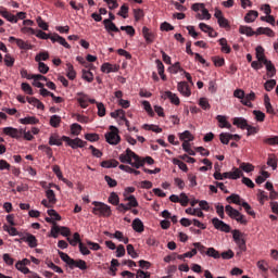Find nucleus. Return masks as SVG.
Returning <instances> with one entry per match:
<instances>
[{
  "mask_svg": "<svg viewBox=\"0 0 278 278\" xmlns=\"http://www.w3.org/2000/svg\"><path fill=\"white\" fill-rule=\"evenodd\" d=\"M138 160H139V163L141 164L140 168H142V166H144V164H149L150 166L152 164H155V160H153V157H151V156H147L144 159L138 156Z\"/></svg>",
  "mask_w": 278,
  "mask_h": 278,
  "instance_id": "40",
  "label": "nucleus"
},
{
  "mask_svg": "<svg viewBox=\"0 0 278 278\" xmlns=\"http://www.w3.org/2000/svg\"><path fill=\"white\" fill-rule=\"evenodd\" d=\"M275 86H277V80L270 79L265 83L264 88L267 92H270Z\"/></svg>",
  "mask_w": 278,
  "mask_h": 278,
  "instance_id": "57",
  "label": "nucleus"
},
{
  "mask_svg": "<svg viewBox=\"0 0 278 278\" xmlns=\"http://www.w3.org/2000/svg\"><path fill=\"white\" fill-rule=\"evenodd\" d=\"M225 212L229 216V218H232L233 220H236V218H238V216H240L239 211L233 208L231 205H226Z\"/></svg>",
  "mask_w": 278,
  "mask_h": 278,
  "instance_id": "22",
  "label": "nucleus"
},
{
  "mask_svg": "<svg viewBox=\"0 0 278 278\" xmlns=\"http://www.w3.org/2000/svg\"><path fill=\"white\" fill-rule=\"evenodd\" d=\"M180 140H184V142H192V140H194V136H192V134L189 130H186L182 134H180Z\"/></svg>",
  "mask_w": 278,
  "mask_h": 278,
  "instance_id": "41",
  "label": "nucleus"
},
{
  "mask_svg": "<svg viewBox=\"0 0 278 278\" xmlns=\"http://www.w3.org/2000/svg\"><path fill=\"white\" fill-rule=\"evenodd\" d=\"M3 134L5 136H10L11 138H15L16 140H18V138H23V129H17L14 127H4L3 128Z\"/></svg>",
  "mask_w": 278,
  "mask_h": 278,
  "instance_id": "6",
  "label": "nucleus"
},
{
  "mask_svg": "<svg viewBox=\"0 0 278 278\" xmlns=\"http://www.w3.org/2000/svg\"><path fill=\"white\" fill-rule=\"evenodd\" d=\"M16 45H17V47H18L20 49H24V50H26V51L29 50V49H31V45L25 42L23 39H17Z\"/></svg>",
  "mask_w": 278,
  "mask_h": 278,
  "instance_id": "61",
  "label": "nucleus"
},
{
  "mask_svg": "<svg viewBox=\"0 0 278 278\" xmlns=\"http://www.w3.org/2000/svg\"><path fill=\"white\" fill-rule=\"evenodd\" d=\"M206 255L208 257H213L214 260H220V252H218L214 248H208L207 251H206Z\"/></svg>",
  "mask_w": 278,
  "mask_h": 278,
  "instance_id": "37",
  "label": "nucleus"
},
{
  "mask_svg": "<svg viewBox=\"0 0 278 278\" xmlns=\"http://www.w3.org/2000/svg\"><path fill=\"white\" fill-rule=\"evenodd\" d=\"M109 203H111L112 205H118L119 203V198L118 194H116V192H112L109 197Z\"/></svg>",
  "mask_w": 278,
  "mask_h": 278,
  "instance_id": "58",
  "label": "nucleus"
},
{
  "mask_svg": "<svg viewBox=\"0 0 278 278\" xmlns=\"http://www.w3.org/2000/svg\"><path fill=\"white\" fill-rule=\"evenodd\" d=\"M240 168L244 170V173H253V170H255V166L251 163H241Z\"/></svg>",
  "mask_w": 278,
  "mask_h": 278,
  "instance_id": "45",
  "label": "nucleus"
},
{
  "mask_svg": "<svg viewBox=\"0 0 278 278\" xmlns=\"http://www.w3.org/2000/svg\"><path fill=\"white\" fill-rule=\"evenodd\" d=\"M199 105L202 108V110H210V102L206 98H201L199 101Z\"/></svg>",
  "mask_w": 278,
  "mask_h": 278,
  "instance_id": "64",
  "label": "nucleus"
},
{
  "mask_svg": "<svg viewBox=\"0 0 278 278\" xmlns=\"http://www.w3.org/2000/svg\"><path fill=\"white\" fill-rule=\"evenodd\" d=\"M46 197H47L48 201H50V203H52V205H55V203H58V199L55 198V191H53V189H48L46 191Z\"/></svg>",
  "mask_w": 278,
  "mask_h": 278,
  "instance_id": "34",
  "label": "nucleus"
},
{
  "mask_svg": "<svg viewBox=\"0 0 278 278\" xmlns=\"http://www.w3.org/2000/svg\"><path fill=\"white\" fill-rule=\"evenodd\" d=\"M220 47H222V52L223 53H231V47H229V45H227V39L226 38H220L218 40Z\"/></svg>",
  "mask_w": 278,
  "mask_h": 278,
  "instance_id": "33",
  "label": "nucleus"
},
{
  "mask_svg": "<svg viewBox=\"0 0 278 278\" xmlns=\"http://www.w3.org/2000/svg\"><path fill=\"white\" fill-rule=\"evenodd\" d=\"M118 71H121V65L118 64H111V63H103L101 65V72L102 73H118Z\"/></svg>",
  "mask_w": 278,
  "mask_h": 278,
  "instance_id": "7",
  "label": "nucleus"
},
{
  "mask_svg": "<svg viewBox=\"0 0 278 278\" xmlns=\"http://www.w3.org/2000/svg\"><path fill=\"white\" fill-rule=\"evenodd\" d=\"M216 121H218L219 123V127L226 128V129H231V124H229V122H227V117L223 116V115H217L216 116Z\"/></svg>",
  "mask_w": 278,
  "mask_h": 278,
  "instance_id": "27",
  "label": "nucleus"
},
{
  "mask_svg": "<svg viewBox=\"0 0 278 278\" xmlns=\"http://www.w3.org/2000/svg\"><path fill=\"white\" fill-rule=\"evenodd\" d=\"M15 268L17 270H20V273H23V275H29V273H31L29 270V268L25 267V265H23V263L21 261H18L16 264H15Z\"/></svg>",
  "mask_w": 278,
  "mask_h": 278,
  "instance_id": "44",
  "label": "nucleus"
},
{
  "mask_svg": "<svg viewBox=\"0 0 278 278\" xmlns=\"http://www.w3.org/2000/svg\"><path fill=\"white\" fill-rule=\"evenodd\" d=\"M26 100L30 105H34V108H37V110H45V104L40 102V100L31 97H27Z\"/></svg>",
  "mask_w": 278,
  "mask_h": 278,
  "instance_id": "25",
  "label": "nucleus"
},
{
  "mask_svg": "<svg viewBox=\"0 0 278 278\" xmlns=\"http://www.w3.org/2000/svg\"><path fill=\"white\" fill-rule=\"evenodd\" d=\"M48 215L51 216L53 223H55V220H62V216L53 208L48 210Z\"/></svg>",
  "mask_w": 278,
  "mask_h": 278,
  "instance_id": "48",
  "label": "nucleus"
},
{
  "mask_svg": "<svg viewBox=\"0 0 278 278\" xmlns=\"http://www.w3.org/2000/svg\"><path fill=\"white\" fill-rule=\"evenodd\" d=\"M51 42H58L59 45H61L62 47H64L65 49H71V45H68V42L66 41V39L62 36H60L58 33H54L51 37H50Z\"/></svg>",
  "mask_w": 278,
  "mask_h": 278,
  "instance_id": "10",
  "label": "nucleus"
},
{
  "mask_svg": "<svg viewBox=\"0 0 278 278\" xmlns=\"http://www.w3.org/2000/svg\"><path fill=\"white\" fill-rule=\"evenodd\" d=\"M35 36L37 38H40L41 40H51V36H53V35H49L42 30H36Z\"/></svg>",
  "mask_w": 278,
  "mask_h": 278,
  "instance_id": "53",
  "label": "nucleus"
},
{
  "mask_svg": "<svg viewBox=\"0 0 278 278\" xmlns=\"http://www.w3.org/2000/svg\"><path fill=\"white\" fill-rule=\"evenodd\" d=\"M47 60H49V52H39L35 56V61L37 62H47Z\"/></svg>",
  "mask_w": 278,
  "mask_h": 278,
  "instance_id": "47",
  "label": "nucleus"
},
{
  "mask_svg": "<svg viewBox=\"0 0 278 278\" xmlns=\"http://www.w3.org/2000/svg\"><path fill=\"white\" fill-rule=\"evenodd\" d=\"M38 71L42 75H47L49 73V66L45 62L39 61L38 62Z\"/></svg>",
  "mask_w": 278,
  "mask_h": 278,
  "instance_id": "49",
  "label": "nucleus"
},
{
  "mask_svg": "<svg viewBox=\"0 0 278 278\" xmlns=\"http://www.w3.org/2000/svg\"><path fill=\"white\" fill-rule=\"evenodd\" d=\"M253 114L255 115V121H257L258 123H264V121L266 119V114H264V112L262 111L254 110Z\"/></svg>",
  "mask_w": 278,
  "mask_h": 278,
  "instance_id": "46",
  "label": "nucleus"
},
{
  "mask_svg": "<svg viewBox=\"0 0 278 278\" xmlns=\"http://www.w3.org/2000/svg\"><path fill=\"white\" fill-rule=\"evenodd\" d=\"M232 125L239 127V129H247L249 127V122L244 117H235L232 119Z\"/></svg>",
  "mask_w": 278,
  "mask_h": 278,
  "instance_id": "13",
  "label": "nucleus"
},
{
  "mask_svg": "<svg viewBox=\"0 0 278 278\" xmlns=\"http://www.w3.org/2000/svg\"><path fill=\"white\" fill-rule=\"evenodd\" d=\"M59 256L61 257L62 262H65V264H67V266L71 267V264H74V261L71 256H68V254L59 251Z\"/></svg>",
  "mask_w": 278,
  "mask_h": 278,
  "instance_id": "36",
  "label": "nucleus"
},
{
  "mask_svg": "<svg viewBox=\"0 0 278 278\" xmlns=\"http://www.w3.org/2000/svg\"><path fill=\"white\" fill-rule=\"evenodd\" d=\"M162 99L164 100L168 99L170 103H173L174 105H179L181 103V101L179 100V97L173 93V91H165L162 94Z\"/></svg>",
  "mask_w": 278,
  "mask_h": 278,
  "instance_id": "11",
  "label": "nucleus"
},
{
  "mask_svg": "<svg viewBox=\"0 0 278 278\" xmlns=\"http://www.w3.org/2000/svg\"><path fill=\"white\" fill-rule=\"evenodd\" d=\"M97 108H98V116L103 117L105 116V104L102 102H97Z\"/></svg>",
  "mask_w": 278,
  "mask_h": 278,
  "instance_id": "62",
  "label": "nucleus"
},
{
  "mask_svg": "<svg viewBox=\"0 0 278 278\" xmlns=\"http://www.w3.org/2000/svg\"><path fill=\"white\" fill-rule=\"evenodd\" d=\"M242 177V170L238 167H233L232 172H230V179H240Z\"/></svg>",
  "mask_w": 278,
  "mask_h": 278,
  "instance_id": "50",
  "label": "nucleus"
},
{
  "mask_svg": "<svg viewBox=\"0 0 278 278\" xmlns=\"http://www.w3.org/2000/svg\"><path fill=\"white\" fill-rule=\"evenodd\" d=\"M0 14L3 18H7L9 23H18V18L14 14L8 12V10L0 11Z\"/></svg>",
  "mask_w": 278,
  "mask_h": 278,
  "instance_id": "24",
  "label": "nucleus"
},
{
  "mask_svg": "<svg viewBox=\"0 0 278 278\" xmlns=\"http://www.w3.org/2000/svg\"><path fill=\"white\" fill-rule=\"evenodd\" d=\"M67 242H70L71 247H77V244H80L81 237L79 236V232H75L73 235V239H71V237H67Z\"/></svg>",
  "mask_w": 278,
  "mask_h": 278,
  "instance_id": "28",
  "label": "nucleus"
},
{
  "mask_svg": "<svg viewBox=\"0 0 278 278\" xmlns=\"http://www.w3.org/2000/svg\"><path fill=\"white\" fill-rule=\"evenodd\" d=\"M85 139H87L89 142H98L99 135L98 134H86Z\"/></svg>",
  "mask_w": 278,
  "mask_h": 278,
  "instance_id": "63",
  "label": "nucleus"
},
{
  "mask_svg": "<svg viewBox=\"0 0 278 278\" xmlns=\"http://www.w3.org/2000/svg\"><path fill=\"white\" fill-rule=\"evenodd\" d=\"M268 36L269 38H275V31L268 27H258L256 29V36Z\"/></svg>",
  "mask_w": 278,
  "mask_h": 278,
  "instance_id": "16",
  "label": "nucleus"
},
{
  "mask_svg": "<svg viewBox=\"0 0 278 278\" xmlns=\"http://www.w3.org/2000/svg\"><path fill=\"white\" fill-rule=\"evenodd\" d=\"M92 205H94V207L92 208V214H94V216H103L104 218H109V216H112V208L110 207V205L97 201H94Z\"/></svg>",
  "mask_w": 278,
  "mask_h": 278,
  "instance_id": "2",
  "label": "nucleus"
},
{
  "mask_svg": "<svg viewBox=\"0 0 278 278\" xmlns=\"http://www.w3.org/2000/svg\"><path fill=\"white\" fill-rule=\"evenodd\" d=\"M212 62L214 63V66H225V58L212 56Z\"/></svg>",
  "mask_w": 278,
  "mask_h": 278,
  "instance_id": "54",
  "label": "nucleus"
},
{
  "mask_svg": "<svg viewBox=\"0 0 278 278\" xmlns=\"http://www.w3.org/2000/svg\"><path fill=\"white\" fill-rule=\"evenodd\" d=\"M74 264L70 265V268L73 270L74 268H79V270H88V265L86 263V261L84 260H74L73 258Z\"/></svg>",
  "mask_w": 278,
  "mask_h": 278,
  "instance_id": "14",
  "label": "nucleus"
},
{
  "mask_svg": "<svg viewBox=\"0 0 278 278\" xmlns=\"http://www.w3.org/2000/svg\"><path fill=\"white\" fill-rule=\"evenodd\" d=\"M185 212L186 214H190V216H198V218H203L205 216V214H203L200 208L189 207L186 208Z\"/></svg>",
  "mask_w": 278,
  "mask_h": 278,
  "instance_id": "30",
  "label": "nucleus"
},
{
  "mask_svg": "<svg viewBox=\"0 0 278 278\" xmlns=\"http://www.w3.org/2000/svg\"><path fill=\"white\" fill-rule=\"evenodd\" d=\"M62 140L72 149H84V147L88 144L87 141L81 140L80 138L71 139V137L63 136Z\"/></svg>",
  "mask_w": 278,
  "mask_h": 278,
  "instance_id": "4",
  "label": "nucleus"
},
{
  "mask_svg": "<svg viewBox=\"0 0 278 278\" xmlns=\"http://www.w3.org/2000/svg\"><path fill=\"white\" fill-rule=\"evenodd\" d=\"M126 251H127L128 255H130V257H132V260H136V257H138V252L136 251V249H134V245L128 244L126 248Z\"/></svg>",
  "mask_w": 278,
  "mask_h": 278,
  "instance_id": "59",
  "label": "nucleus"
},
{
  "mask_svg": "<svg viewBox=\"0 0 278 278\" xmlns=\"http://www.w3.org/2000/svg\"><path fill=\"white\" fill-rule=\"evenodd\" d=\"M265 108L268 114H275V110L273 109V104H270V98L265 96Z\"/></svg>",
  "mask_w": 278,
  "mask_h": 278,
  "instance_id": "52",
  "label": "nucleus"
},
{
  "mask_svg": "<svg viewBox=\"0 0 278 278\" xmlns=\"http://www.w3.org/2000/svg\"><path fill=\"white\" fill-rule=\"evenodd\" d=\"M219 140H220L222 144H229V140H231L230 134L222 132L219 135Z\"/></svg>",
  "mask_w": 278,
  "mask_h": 278,
  "instance_id": "56",
  "label": "nucleus"
},
{
  "mask_svg": "<svg viewBox=\"0 0 278 278\" xmlns=\"http://www.w3.org/2000/svg\"><path fill=\"white\" fill-rule=\"evenodd\" d=\"M257 16H260V13L255 10L249 11L244 16L245 23H255Z\"/></svg>",
  "mask_w": 278,
  "mask_h": 278,
  "instance_id": "19",
  "label": "nucleus"
},
{
  "mask_svg": "<svg viewBox=\"0 0 278 278\" xmlns=\"http://www.w3.org/2000/svg\"><path fill=\"white\" fill-rule=\"evenodd\" d=\"M67 77L68 79L73 80L77 77V73L75 72V68L73 67V64L67 63Z\"/></svg>",
  "mask_w": 278,
  "mask_h": 278,
  "instance_id": "39",
  "label": "nucleus"
},
{
  "mask_svg": "<svg viewBox=\"0 0 278 278\" xmlns=\"http://www.w3.org/2000/svg\"><path fill=\"white\" fill-rule=\"evenodd\" d=\"M22 90L26 94H30V96L34 94V89L28 83H22Z\"/></svg>",
  "mask_w": 278,
  "mask_h": 278,
  "instance_id": "60",
  "label": "nucleus"
},
{
  "mask_svg": "<svg viewBox=\"0 0 278 278\" xmlns=\"http://www.w3.org/2000/svg\"><path fill=\"white\" fill-rule=\"evenodd\" d=\"M77 101L80 105V108H83V110H86V108H88V94L84 93V92H78L77 93Z\"/></svg>",
  "mask_w": 278,
  "mask_h": 278,
  "instance_id": "15",
  "label": "nucleus"
},
{
  "mask_svg": "<svg viewBox=\"0 0 278 278\" xmlns=\"http://www.w3.org/2000/svg\"><path fill=\"white\" fill-rule=\"evenodd\" d=\"M103 25H104V28L108 31V34H110V36H114V34H112V31H114L115 34H118V31H121V29H118L116 27V24H114V22H112V20H104Z\"/></svg>",
  "mask_w": 278,
  "mask_h": 278,
  "instance_id": "9",
  "label": "nucleus"
},
{
  "mask_svg": "<svg viewBox=\"0 0 278 278\" xmlns=\"http://www.w3.org/2000/svg\"><path fill=\"white\" fill-rule=\"evenodd\" d=\"M113 238L119 242H124V244H129V238L125 237L121 230L115 231V233H113Z\"/></svg>",
  "mask_w": 278,
  "mask_h": 278,
  "instance_id": "31",
  "label": "nucleus"
},
{
  "mask_svg": "<svg viewBox=\"0 0 278 278\" xmlns=\"http://www.w3.org/2000/svg\"><path fill=\"white\" fill-rule=\"evenodd\" d=\"M239 34L245 35V36H257V30L254 31V29L251 26H240L239 27Z\"/></svg>",
  "mask_w": 278,
  "mask_h": 278,
  "instance_id": "18",
  "label": "nucleus"
},
{
  "mask_svg": "<svg viewBox=\"0 0 278 278\" xmlns=\"http://www.w3.org/2000/svg\"><path fill=\"white\" fill-rule=\"evenodd\" d=\"M263 64L266 66L268 77H275V75L277 74V70L275 68L273 62L266 60Z\"/></svg>",
  "mask_w": 278,
  "mask_h": 278,
  "instance_id": "20",
  "label": "nucleus"
},
{
  "mask_svg": "<svg viewBox=\"0 0 278 278\" xmlns=\"http://www.w3.org/2000/svg\"><path fill=\"white\" fill-rule=\"evenodd\" d=\"M255 51H256V60H258V62L265 63L266 60H268L264 54V48L262 46L256 47Z\"/></svg>",
  "mask_w": 278,
  "mask_h": 278,
  "instance_id": "29",
  "label": "nucleus"
},
{
  "mask_svg": "<svg viewBox=\"0 0 278 278\" xmlns=\"http://www.w3.org/2000/svg\"><path fill=\"white\" fill-rule=\"evenodd\" d=\"M227 203H235V205H242L243 199L239 194L232 193L226 199Z\"/></svg>",
  "mask_w": 278,
  "mask_h": 278,
  "instance_id": "21",
  "label": "nucleus"
},
{
  "mask_svg": "<svg viewBox=\"0 0 278 278\" xmlns=\"http://www.w3.org/2000/svg\"><path fill=\"white\" fill-rule=\"evenodd\" d=\"M60 123H62V117H60L59 115H52L50 117L51 127L58 128L60 127Z\"/></svg>",
  "mask_w": 278,
  "mask_h": 278,
  "instance_id": "38",
  "label": "nucleus"
},
{
  "mask_svg": "<svg viewBox=\"0 0 278 278\" xmlns=\"http://www.w3.org/2000/svg\"><path fill=\"white\" fill-rule=\"evenodd\" d=\"M71 131L73 136H79V134H81V125L77 123L72 124Z\"/></svg>",
  "mask_w": 278,
  "mask_h": 278,
  "instance_id": "55",
  "label": "nucleus"
},
{
  "mask_svg": "<svg viewBox=\"0 0 278 278\" xmlns=\"http://www.w3.org/2000/svg\"><path fill=\"white\" fill-rule=\"evenodd\" d=\"M177 88L178 92H180L182 97H190V94H192V91H190V86H188V83L186 81L178 83Z\"/></svg>",
  "mask_w": 278,
  "mask_h": 278,
  "instance_id": "12",
  "label": "nucleus"
},
{
  "mask_svg": "<svg viewBox=\"0 0 278 278\" xmlns=\"http://www.w3.org/2000/svg\"><path fill=\"white\" fill-rule=\"evenodd\" d=\"M267 166H270L273 170H277V156H275V154L268 155Z\"/></svg>",
  "mask_w": 278,
  "mask_h": 278,
  "instance_id": "35",
  "label": "nucleus"
},
{
  "mask_svg": "<svg viewBox=\"0 0 278 278\" xmlns=\"http://www.w3.org/2000/svg\"><path fill=\"white\" fill-rule=\"evenodd\" d=\"M22 242H27L28 247H30V249H36V247H38V239H36V236L31 235V233H26L25 236H23L21 238Z\"/></svg>",
  "mask_w": 278,
  "mask_h": 278,
  "instance_id": "8",
  "label": "nucleus"
},
{
  "mask_svg": "<svg viewBox=\"0 0 278 278\" xmlns=\"http://www.w3.org/2000/svg\"><path fill=\"white\" fill-rule=\"evenodd\" d=\"M126 201H128L127 205L130 210L131 207H138V200H136L135 195H129Z\"/></svg>",
  "mask_w": 278,
  "mask_h": 278,
  "instance_id": "51",
  "label": "nucleus"
},
{
  "mask_svg": "<svg viewBox=\"0 0 278 278\" xmlns=\"http://www.w3.org/2000/svg\"><path fill=\"white\" fill-rule=\"evenodd\" d=\"M110 132L105 134V140L109 144L116 146L121 142V136L118 135V128L116 126H110Z\"/></svg>",
  "mask_w": 278,
  "mask_h": 278,
  "instance_id": "3",
  "label": "nucleus"
},
{
  "mask_svg": "<svg viewBox=\"0 0 278 278\" xmlns=\"http://www.w3.org/2000/svg\"><path fill=\"white\" fill-rule=\"evenodd\" d=\"M212 223L215 229H218L219 231H224V233H229L231 231V226L218 219V217H214L212 219Z\"/></svg>",
  "mask_w": 278,
  "mask_h": 278,
  "instance_id": "5",
  "label": "nucleus"
},
{
  "mask_svg": "<svg viewBox=\"0 0 278 278\" xmlns=\"http://www.w3.org/2000/svg\"><path fill=\"white\" fill-rule=\"evenodd\" d=\"M173 164L178 166L184 173H188V165H186V163H184L179 159H173Z\"/></svg>",
  "mask_w": 278,
  "mask_h": 278,
  "instance_id": "42",
  "label": "nucleus"
},
{
  "mask_svg": "<svg viewBox=\"0 0 278 278\" xmlns=\"http://www.w3.org/2000/svg\"><path fill=\"white\" fill-rule=\"evenodd\" d=\"M263 142L265 144H269L270 147H275L276 144H278V136L267 137L263 140Z\"/></svg>",
  "mask_w": 278,
  "mask_h": 278,
  "instance_id": "43",
  "label": "nucleus"
},
{
  "mask_svg": "<svg viewBox=\"0 0 278 278\" xmlns=\"http://www.w3.org/2000/svg\"><path fill=\"white\" fill-rule=\"evenodd\" d=\"M132 229L137 231V233H142L144 231V224L140 218H136L132 220Z\"/></svg>",
  "mask_w": 278,
  "mask_h": 278,
  "instance_id": "23",
  "label": "nucleus"
},
{
  "mask_svg": "<svg viewBox=\"0 0 278 278\" xmlns=\"http://www.w3.org/2000/svg\"><path fill=\"white\" fill-rule=\"evenodd\" d=\"M83 79H85V81H88V84H92V81H94V74H92V72H90L89 70H83Z\"/></svg>",
  "mask_w": 278,
  "mask_h": 278,
  "instance_id": "32",
  "label": "nucleus"
},
{
  "mask_svg": "<svg viewBox=\"0 0 278 278\" xmlns=\"http://www.w3.org/2000/svg\"><path fill=\"white\" fill-rule=\"evenodd\" d=\"M119 162H122V164H130L132 168H140L142 165L138 159V154L129 148L126 149V153L119 155Z\"/></svg>",
  "mask_w": 278,
  "mask_h": 278,
  "instance_id": "1",
  "label": "nucleus"
},
{
  "mask_svg": "<svg viewBox=\"0 0 278 278\" xmlns=\"http://www.w3.org/2000/svg\"><path fill=\"white\" fill-rule=\"evenodd\" d=\"M21 125H38L40 121L34 116H28L24 118H20Z\"/></svg>",
  "mask_w": 278,
  "mask_h": 278,
  "instance_id": "26",
  "label": "nucleus"
},
{
  "mask_svg": "<svg viewBox=\"0 0 278 278\" xmlns=\"http://www.w3.org/2000/svg\"><path fill=\"white\" fill-rule=\"evenodd\" d=\"M142 34L148 45H151V42H153V40L155 39V35L147 26L142 28Z\"/></svg>",
  "mask_w": 278,
  "mask_h": 278,
  "instance_id": "17",
  "label": "nucleus"
}]
</instances>
